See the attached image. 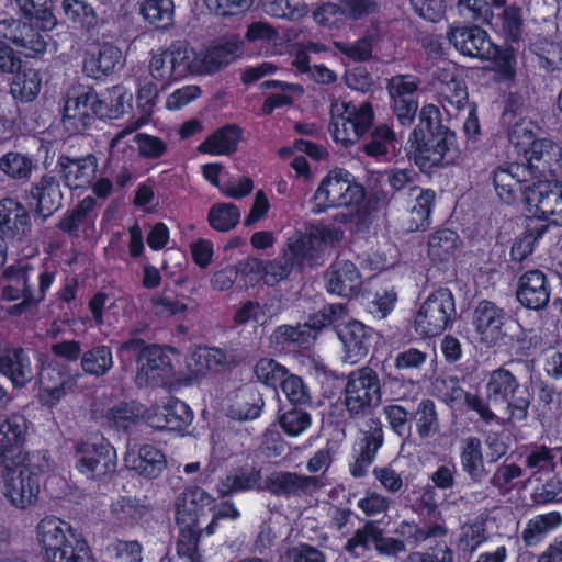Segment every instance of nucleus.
Listing matches in <instances>:
<instances>
[{
    "label": "nucleus",
    "instance_id": "obj_1",
    "mask_svg": "<svg viewBox=\"0 0 562 562\" xmlns=\"http://www.w3.org/2000/svg\"><path fill=\"white\" fill-rule=\"evenodd\" d=\"M36 539L46 562H93L87 543L79 539L65 520L47 516L36 526Z\"/></svg>",
    "mask_w": 562,
    "mask_h": 562
},
{
    "label": "nucleus",
    "instance_id": "obj_2",
    "mask_svg": "<svg viewBox=\"0 0 562 562\" xmlns=\"http://www.w3.org/2000/svg\"><path fill=\"white\" fill-rule=\"evenodd\" d=\"M486 397L504 423L515 424L528 416L530 393L519 386L516 376L507 369L499 368L490 374Z\"/></svg>",
    "mask_w": 562,
    "mask_h": 562
},
{
    "label": "nucleus",
    "instance_id": "obj_3",
    "mask_svg": "<svg viewBox=\"0 0 562 562\" xmlns=\"http://www.w3.org/2000/svg\"><path fill=\"white\" fill-rule=\"evenodd\" d=\"M436 134H423V128H414L408 138L414 162L424 172L435 167L453 164L459 156L457 137L450 130H440Z\"/></svg>",
    "mask_w": 562,
    "mask_h": 562
},
{
    "label": "nucleus",
    "instance_id": "obj_4",
    "mask_svg": "<svg viewBox=\"0 0 562 562\" xmlns=\"http://www.w3.org/2000/svg\"><path fill=\"white\" fill-rule=\"evenodd\" d=\"M42 473L35 456L19 467L0 469L2 494L12 507L24 510L36 505Z\"/></svg>",
    "mask_w": 562,
    "mask_h": 562
},
{
    "label": "nucleus",
    "instance_id": "obj_5",
    "mask_svg": "<svg viewBox=\"0 0 562 562\" xmlns=\"http://www.w3.org/2000/svg\"><path fill=\"white\" fill-rule=\"evenodd\" d=\"M381 403V385L378 372L364 366L347 375L344 404L350 418L366 417Z\"/></svg>",
    "mask_w": 562,
    "mask_h": 562
},
{
    "label": "nucleus",
    "instance_id": "obj_6",
    "mask_svg": "<svg viewBox=\"0 0 562 562\" xmlns=\"http://www.w3.org/2000/svg\"><path fill=\"white\" fill-rule=\"evenodd\" d=\"M330 115L329 131L335 140L345 146L357 143L374 120L372 105L368 102L356 105L336 100L330 105Z\"/></svg>",
    "mask_w": 562,
    "mask_h": 562
},
{
    "label": "nucleus",
    "instance_id": "obj_7",
    "mask_svg": "<svg viewBox=\"0 0 562 562\" xmlns=\"http://www.w3.org/2000/svg\"><path fill=\"white\" fill-rule=\"evenodd\" d=\"M75 469L89 480H101L116 469V452L102 436L81 439L75 446Z\"/></svg>",
    "mask_w": 562,
    "mask_h": 562
},
{
    "label": "nucleus",
    "instance_id": "obj_8",
    "mask_svg": "<svg viewBox=\"0 0 562 562\" xmlns=\"http://www.w3.org/2000/svg\"><path fill=\"white\" fill-rule=\"evenodd\" d=\"M364 196L361 186L355 183L342 170L330 171L314 194L313 213L321 214L333 207L358 204Z\"/></svg>",
    "mask_w": 562,
    "mask_h": 562
},
{
    "label": "nucleus",
    "instance_id": "obj_9",
    "mask_svg": "<svg viewBox=\"0 0 562 562\" xmlns=\"http://www.w3.org/2000/svg\"><path fill=\"white\" fill-rule=\"evenodd\" d=\"M192 57L188 44L173 43L167 49L151 53L148 61L149 76L162 86L193 76Z\"/></svg>",
    "mask_w": 562,
    "mask_h": 562
},
{
    "label": "nucleus",
    "instance_id": "obj_10",
    "mask_svg": "<svg viewBox=\"0 0 562 562\" xmlns=\"http://www.w3.org/2000/svg\"><path fill=\"white\" fill-rule=\"evenodd\" d=\"M456 316L454 299L448 289L431 293L418 310L414 325L415 330L425 337L441 334Z\"/></svg>",
    "mask_w": 562,
    "mask_h": 562
},
{
    "label": "nucleus",
    "instance_id": "obj_11",
    "mask_svg": "<svg viewBox=\"0 0 562 562\" xmlns=\"http://www.w3.org/2000/svg\"><path fill=\"white\" fill-rule=\"evenodd\" d=\"M527 211L531 216L562 225V184L544 180L524 189Z\"/></svg>",
    "mask_w": 562,
    "mask_h": 562
},
{
    "label": "nucleus",
    "instance_id": "obj_12",
    "mask_svg": "<svg viewBox=\"0 0 562 562\" xmlns=\"http://www.w3.org/2000/svg\"><path fill=\"white\" fill-rule=\"evenodd\" d=\"M27 420L21 414H11L0 422V469H10L31 459L25 454L24 443Z\"/></svg>",
    "mask_w": 562,
    "mask_h": 562
},
{
    "label": "nucleus",
    "instance_id": "obj_13",
    "mask_svg": "<svg viewBox=\"0 0 562 562\" xmlns=\"http://www.w3.org/2000/svg\"><path fill=\"white\" fill-rule=\"evenodd\" d=\"M241 46L235 40H221L204 49L196 50L190 46L193 76L213 75L231 63L240 54Z\"/></svg>",
    "mask_w": 562,
    "mask_h": 562
},
{
    "label": "nucleus",
    "instance_id": "obj_14",
    "mask_svg": "<svg viewBox=\"0 0 562 562\" xmlns=\"http://www.w3.org/2000/svg\"><path fill=\"white\" fill-rule=\"evenodd\" d=\"M510 317L507 312L492 301H481L473 311L472 325L480 341L493 347L506 336V327Z\"/></svg>",
    "mask_w": 562,
    "mask_h": 562
},
{
    "label": "nucleus",
    "instance_id": "obj_15",
    "mask_svg": "<svg viewBox=\"0 0 562 562\" xmlns=\"http://www.w3.org/2000/svg\"><path fill=\"white\" fill-rule=\"evenodd\" d=\"M40 25L29 19L27 22L15 19L0 21V37L21 47L29 57H36L47 49V32L36 31Z\"/></svg>",
    "mask_w": 562,
    "mask_h": 562
},
{
    "label": "nucleus",
    "instance_id": "obj_16",
    "mask_svg": "<svg viewBox=\"0 0 562 562\" xmlns=\"http://www.w3.org/2000/svg\"><path fill=\"white\" fill-rule=\"evenodd\" d=\"M179 353L157 346L144 348L137 359L135 382L139 387L157 384L172 371V362Z\"/></svg>",
    "mask_w": 562,
    "mask_h": 562
},
{
    "label": "nucleus",
    "instance_id": "obj_17",
    "mask_svg": "<svg viewBox=\"0 0 562 562\" xmlns=\"http://www.w3.org/2000/svg\"><path fill=\"white\" fill-rule=\"evenodd\" d=\"M449 42L462 55L480 60L497 59L501 50L480 26L454 27L448 33Z\"/></svg>",
    "mask_w": 562,
    "mask_h": 562
},
{
    "label": "nucleus",
    "instance_id": "obj_18",
    "mask_svg": "<svg viewBox=\"0 0 562 562\" xmlns=\"http://www.w3.org/2000/svg\"><path fill=\"white\" fill-rule=\"evenodd\" d=\"M422 81L412 75H396L389 79L387 91L393 102V112L397 121L411 125L416 116L418 103L415 93Z\"/></svg>",
    "mask_w": 562,
    "mask_h": 562
},
{
    "label": "nucleus",
    "instance_id": "obj_19",
    "mask_svg": "<svg viewBox=\"0 0 562 562\" xmlns=\"http://www.w3.org/2000/svg\"><path fill=\"white\" fill-rule=\"evenodd\" d=\"M145 416L149 426L168 431L183 430L193 418L192 411L184 402L170 396L145 409Z\"/></svg>",
    "mask_w": 562,
    "mask_h": 562
},
{
    "label": "nucleus",
    "instance_id": "obj_20",
    "mask_svg": "<svg viewBox=\"0 0 562 562\" xmlns=\"http://www.w3.org/2000/svg\"><path fill=\"white\" fill-rule=\"evenodd\" d=\"M32 232L29 211L14 199L0 200V239L9 244L25 240Z\"/></svg>",
    "mask_w": 562,
    "mask_h": 562
},
{
    "label": "nucleus",
    "instance_id": "obj_21",
    "mask_svg": "<svg viewBox=\"0 0 562 562\" xmlns=\"http://www.w3.org/2000/svg\"><path fill=\"white\" fill-rule=\"evenodd\" d=\"M175 506L177 522L183 529H192L201 516L214 509L215 499L200 487H190L177 497Z\"/></svg>",
    "mask_w": 562,
    "mask_h": 562
},
{
    "label": "nucleus",
    "instance_id": "obj_22",
    "mask_svg": "<svg viewBox=\"0 0 562 562\" xmlns=\"http://www.w3.org/2000/svg\"><path fill=\"white\" fill-rule=\"evenodd\" d=\"M123 460L127 469L146 479L158 477L167 468L164 451L150 443L130 447Z\"/></svg>",
    "mask_w": 562,
    "mask_h": 562
},
{
    "label": "nucleus",
    "instance_id": "obj_23",
    "mask_svg": "<svg viewBox=\"0 0 562 562\" xmlns=\"http://www.w3.org/2000/svg\"><path fill=\"white\" fill-rule=\"evenodd\" d=\"M317 476L301 475L295 472H276L266 479V487L277 496L312 495L323 487Z\"/></svg>",
    "mask_w": 562,
    "mask_h": 562
},
{
    "label": "nucleus",
    "instance_id": "obj_24",
    "mask_svg": "<svg viewBox=\"0 0 562 562\" xmlns=\"http://www.w3.org/2000/svg\"><path fill=\"white\" fill-rule=\"evenodd\" d=\"M516 299L526 308H544L550 300V285L546 274L537 269L525 272L518 280Z\"/></svg>",
    "mask_w": 562,
    "mask_h": 562
},
{
    "label": "nucleus",
    "instance_id": "obj_25",
    "mask_svg": "<svg viewBox=\"0 0 562 562\" xmlns=\"http://www.w3.org/2000/svg\"><path fill=\"white\" fill-rule=\"evenodd\" d=\"M94 116H99L98 95L85 92L68 98L64 108L63 123L70 133H79L90 125Z\"/></svg>",
    "mask_w": 562,
    "mask_h": 562
},
{
    "label": "nucleus",
    "instance_id": "obj_26",
    "mask_svg": "<svg viewBox=\"0 0 562 562\" xmlns=\"http://www.w3.org/2000/svg\"><path fill=\"white\" fill-rule=\"evenodd\" d=\"M328 292L339 296H353L360 292L362 280L356 265L347 259H336L326 274Z\"/></svg>",
    "mask_w": 562,
    "mask_h": 562
},
{
    "label": "nucleus",
    "instance_id": "obj_27",
    "mask_svg": "<svg viewBox=\"0 0 562 562\" xmlns=\"http://www.w3.org/2000/svg\"><path fill=\"white\" fill-rule=\"evenodd\" d=\"M337 335L344 345L345 362L355 364L368 355L370 329L362 323L349 321L346 324H338Z\"/></svg>",
    "mask_w": 562,
    "mask_h": 562
},
{
    "label": "nucleus",
    "instance_id": "obj_28",
    "mask_svg": "<svg viewBox=\"0 0 562 562\" xmlns=\"http://www.w3.org/2000/svg\"><path fill=\"white\" fill-rule=\"evenodd\" d=\"M121 63L122 52L111 44H102L86 50L83 71L88 77L100 79L112 74Z\"/></svg>",
    "mask_w": 562,
    "mask_h": 562
},
{
    "label": "nucleus",
    "instance_id": "obj_29",
    "mask_svg": "<svg viewBox=\"0 0 562 562\" xmlns=\"http://www.w3.org/2000/svg\"><path fill=\"white\" fill-rule=\"evenodd\" d=\"M226 363V355L216 348H195L186 358V380L195 382Z\"/></svg>",
    "mask_w": 562,
    "mask_h": 562
},
{
    "label": "nucleus",
    "instance_id": "obj_30",
    "mask_svg": "<svg viewBox=\"0 0 562 562\" xmlns=\"http://www.w3.org/2000/svg\"><path fill=\"white\" fill-rule=\"evenodd\" d=\"M65 184L70 189L83 188L92 181L97 172V158L87 155L81 158L63 156L58 160Z\"/></svg>",
    "mask_w": 562,
    "mask_h": 562
},
{
    "label": "nucleus",
    "instance_id": "obj_31",
    "mask_svg": "<svg viewBox=\"0 0 562 562\" xmlns=\"http://www.w3.org/2000/svg\"><path fill=\"white\" fill-rule=\"evenodd\" d=\"M158 89L153 82H144L138 86L136 92V105L139 111V116L136 120L128 122L125 128L121 130L111 140V147L115 148L120 145L121 140L135 132L140 126L145 125L157 103Z\"/></svg>",
    "mask_w": 562,
    "mask_h": 562
},
{
    "label": "nucleus",
    "instance_id": "obj_32",
    "mask_svg": "<svg viewBox=\"0 0 562 562\" xmlns=\"http://www.w3.org/2000/svg\"><path fill=\"white\" fill-rule=\"evenodd\" d=\"M529 173L524 165L510 164L506 167H499L494 171L493 182L499 199L505 203H512L517 194H524L521 182L526 181Z\"/></svg>",
    "mask_w": 562,
    "mask_h": 562
},
{
    "label": "nucleus",
    "instance_id": "obj_33",
    "mask_svg": "<svg viewBox=\"0 0 562 562\" xmlns=\"http://www.w3.org/2000/svg\"><path fill=\"white\" fill-rule=\"evenodd\" d=\"M30 272L34 273L33 266L29 262H20L18 266L8 267L3 272V279L7 282L3 285V297L9 301L23 299V302L33 300Z\"/></svg>",
    "mask_w": 562,
    "mask_h": 562
},
{
    "label": "nucleus",
    "instance_id": "obj_34",
    "mask_svg": "<svg viewBox=\"0 0 562 562\" xmlns=\"http://www.w3.org/2000/svg\"><path fill=\"white\" fill-rule=\"evenodd\" d=\"M448 529L443 525H430L427 528L420 527L413 521H401L394 529V535L403 542L404 548H417L419 544L431 539H442L447 536Z\"/></svg>",
    "mask_w": 562,
    "mask_h": 562
},
{
    "label": "nucleus",
    "instance_id": "obj_35",
    "mask_svg": "<svg viewBox=\"0 0 562 562\" xmlns=\"http://www.w3.org/2000/svg\"><path fill=\"white\" fill-rule=\"evenodd\" d=\"M133 95L124 86L117 85L106 89L98 97L100 117L120 119L132 108Z\"/></svg>",
    "mask_w": 562,
    "mask_h": 562
},
{
    "label": "nucleus",
    "instance_id": "obj_36",
    "mask_svg": "<svg viewBox=\"0 0 562 562\" xmlns=\"http://www.w3.org/2000/svg\"><path fill=\"white\" fill-rule=\"evenodd\" d=\"M0 373L5 375L13 385L23 386L32 378L29 357L21 350H7L0 353Z\"/></svg>",
    "mask_w": 562,
    "mask_h": 562
},
{
    "label": "nucleus",
    "instance_id": "obj_37",
    "mask_svg": "<svg viewBox=\"0 0 562 562\" xmlns=\"http://www.w3.org/2000/svg\"><path fill=\"white\" fill-rule=\"evenodd\" d=\"M243 135L241 128L235 125H227L217 130L203 140L198 150L211 156L229 155L235 151Z\"/></svg>",
    "mask_w": 562,
    "mask_h": 562
},
{
    "label": "nucleus",
    "instance_id": "obj_38",
    "mask_svg": "<svg viewBox=\"0 0 562 562\" xmlns=\"http://www.w3.org/2000/svg\"><path fill=\"white\" fill-rule=\"evenodd\" d=\"M527 482L532 487L531 499L537 505L562 498V480L552 472L533 471Z\"/></svg>",
    "mask_w": 562,
    "mask_h": 562
},
{
    "label": "nucleus",
    "instance_id": "obj_39",
    "mask_svg": "<svg viewBox=\"0 0 562 562\" xmlns=\"http://www.w3.org/2000/svg\"><path fill=\"white\" fill-rule=\"evenodd\" d=\"M435 192L429 189H412L414 205L407 217V229L411 232L425 231L429 226V215L435 201Z\"/></svg>",
    "mask_w": 562,
    "mask_h": 562
},
{
    "label": "nucleus",
    "instance_id": "obj_40",
    "mask_svg": "<svg viewBox=\"0 0 562 562\" xmlns=\"http://www.w3.org/2000/svg\"><path fill=\"white\" fill-rule=\"evenodd\" d=\"M32 196L36 200L35 211L42 216H48L59 209L61 192L54 177H43L33 188Z\"/></svg>",
    "mask_w": 562,
    "mask_h": 562
},
{
    "label": "nucleus",
    "instance_id": "obj_41",
    "mask_svg": "<svg viewBox=\"0 0 562 562\" xmlns=\"http://www.w3.org/2000/svg\"><path fill=\"white\" fill-rule=\"evenodd\" d=\"M15 70L16 74L10 87L12 97L22 102H32L41 91L42 77L40 72L33 68L21 69L20 65Z\"/></svg>",
    "mask_w": 562,
    "mask_h": 562
},
{
    "label": "nucleus",
    "instance_id": "obj_42",
    "mask_svg": "<svg viewBox=\"0 0 562 562\" xmlns=\"http://www.w3.org/2000/svg\"><path fill=\"white\" fill-rule=\"evenodd\" d=\"M436 89L442 100L458 110L465 106L468 91L462 80L454 78L448 70H440L437 75Z\"/></svg>",
    "mask_w": 562,
    "mask_h": 562
},
{
    "label": "nucleus",
    "instance_id": "obj_43",
    "mask_svg": "<svg viewBox=\"0 0 562 562\" xmlns=\"http://www.w3.org/2000/svg\"><path fill=\"white\" fill-rule=\"evenodd\" d=\"M99 206L93 198H85L72 212L64 216L59 224L60 228L67 233H74L80 228L92 227Z\"/></svg>",
    "mask_w": 562,
    "mask_h": 562
},
{
    "label": "nucleus",
    "instance_id": "obj_44",
    "mask_svg": "<svg viewBox=\"0 0 562 562\" xmlns=\"http://www.w3.org/2000/svg\"><path fill=\"white\" fill-rule=\"evenodd\" d=\"M105 418L111 427L126 430L139 419H146L145 408L136 402H122L109 408Z\"/></svg>",
    "mask_w": 562,
    "mask_h": 562
},
{
    "label": "nucleus",
    "instance_id": "obj_45",
    "mask_svg": "<svg viewBox=\"0 0 562 562\" xmlns=\"http://www.w3.org/2000/svg\"><path fill=\"white\" fill-rule=\"evenodd\" d=\"M561 522L562 516L558 512L538 515L527 522L526 528L521 532V539L526 546H536L549 531L560 526Z\"/></svg>",
    "mask_w": 562,
    "mask_h": 562
},
{
    "label": "nucleus",
    "instance_id": "obj_46",
    "mask_svg": "<svg viewBox=\"0 0 562 562\" xmlns=\"http://www.w3.org/2000/svg\"><path fill=\"white\" fill-rule=\"evenodd\" d=\"M460 459L462 469L474 482H481L485 477L486 472L479 438L470 437L465 440Z\"/></svg>",
    "mask_w": 562,
    "mask_h": 562
},
{
    "label": "nucleus",
    "instance_id": "obj_47",
    "mask_svg": "<svg viewBox=\"0 0 562 562\" xmlns=\"http://www.w3.org/2000/svg\"><path fill=\"white\" fill-rule=\"evenodd\" d=\"M23 14L40 25V30L48 32L56 24V18L50 9V0H15Z\"/></svg>",
    "mask_w": 562,
    "mask_h": 562
},
{
    "label": "nucleus",
    "instance_id": "obj_48",
    "mask_svg": "<svg viewBox=\"0 0 562 562\" xmlns=\"http://www.w3.org/2000/svg\"><path fill=\"white\" fill-rule=\"evenodd\" d=\"M459 237L450 229H440L429 236L428 256L434 261H447L458 248Z\"/></svg>",
    "mask_w": 562,
    "mask_h": 562
},
{
    "label": "nucleus",
    "instance_id": "obj_49",
    "mask_svg": "<svg viewBox=\"0 0 562 562\" xmlns=\"http://www.w3.org/2000/svg\"><path fill=\"white\" fill-rule=\"evenodd\" d=\"M140 14L148 23L166 27L173 22V0H146L140 7Z\"/></svg>",
    "mask_w": 562,
    "mask_h": 562
},
{
    "label": "nucleus",
    "instance_id": "obj_50",
    "mask_svg": "<svg viewBox=\"0 0 562 562\" xmlns=\"http://www.w3.org/2000/svg\"><path fill=\"white\" fill-rule=\"evenodd\" d=\"M508 140L518 154L528 155V148L536 138L537 125L527 117L508 123Z\"/></svg>",
    "mask_w": 562,
    "mask_h": 562
},
{
    "label": "nucleus",
    "instance_id": "obj_51",
    "mask_svg": "<svg viewBox=\"0 0 562 562\" xmlns=\"http://www.w3.org/2000/svg\"><path fill=\"white\" fill-rule=\"evenodd\" d=\"M397 144L396 135L386 124L376 126L370 135V140L363 145V151L371 157L386 155L395 150Z\"/></svg>",
    "mask_w": 562,
    "mask_h": 562
},
{
    "label": "nucleus",
    "instance_id": "obj_52",
    "mask_svg": "<svg viewBox=\"0 0 562 562\" xmlns=\"http://www.w3.org/2000/svg\"><path fill=\"white\" fill-rule=\"evenodd\" d=\"M487 519L488 516L480 515L473 521L462 526L458 542L460 549L473 552L487 539Z\"/></svg>",
    "mask_w": 562,
    "mask_h": 562
},
{
    "label": "nucleus",
    "instance_id": "obj_53",
    "mask_svg": "<svg viewBox=\"0 0 562 562\" xmlns=\"http://www.w3.org/2000/svg\"><path fill=\"white\" fill-rule=\"evenodd\" d=\"M210 226L217 232H228L240 221L239 210L231 203L214 204L207 215Z\"/></svg>",
    "mask_w": 562,
    "mask_h": 562
},
{
    "label": "nucleus",
    "instance_id": "obj_54",
    "mask_svg": "<svg viewBox=\"0 0 562 562\" xmlns=\"http://www.w3.org/2000/svg\"><path fill=\"white\" fill-rule=\"evenodd\" d=\"M364 434V446L362 447L358 460L364 465H371L375 459L378 450L383 443V429L382 424L378 419H369L367 423Z\"/></svg>",
    "mask_w": 562,
    "mask_h": 562
},
{
    "label": "nucleus",
    "instance_id": "obj_55",
    "mask_svg": "<svg viewBox=\"0 0 562 562\" xmlns=\"http://www.w3.org/2000/svg\"><path fill=\"white\" fill-rule=\"evenodd\" d=\"M81 366L88 374L103 375L113 366L112 352L105 346L95 347L83 355Z\"/></svg>",
    "mask_w": 562,
    "mask_h": 562
},
{
    "label": "nucleus",
    "instance_id": "obj_56",
    "mask_svg": "<svg viewBox=\"0 0 562 562\" xmlns=\"http://www.w3.org/2000/svg\"><path fill=\"white\" fill-rule=\"evenodd\" d=\"M456 7L459 15L467 21L490 24L494 16L487 0H458Z\"/></svg>",
    "mask_w": 562,
    "mask_h": 562
},
{
    "label": "nucleus",
    "instance_id": "obj_57",
    "mask_svg": "<svg viewBox=\"0 0 562 562\" xmlns=\"http://www.w3.org/2000/svg\"><path fill=\"white\" fill-rule=\"evenodd\" d=\"M32 169V160L23 154L10 151L0 158V170L12 179H26Z\"/></svg>",
    "mask_w": 562,
    "mask_h": 562
},
{
    "label": "nucleus",
    "instance_id": "obj_58",
    "mask_svg": "<svg viewBox=\"0 0 562 562\" xmlns=\"http://www.w3.org/2000/svg\"><path fill=\"white\" fill-rule=\"evenodd\" d=\"M560 155V148L549 138H539L528 148V155H525L527 161L532 165L536 162H542L541 168L546 169L550 167L551 161L555 160ZM540 168V166H536Z\"/></svg>",
    "mask_w": 562,
    "mask_h": 562
},
{
    "label": "nucleus",
    "instance_id": "obj_59",
    "mask_svg": "<svg viewBox=\"0 0 562 562\" xmlns=\"http://www.w3.org/2000/svg\"><path fill=\"white\" fill-rule=\"evenodd\" d=\"M310 250L311 238L296 233L288 239L282 260L288 262L293 269L301 268Z\"/></svg>",
    "mask_w": 562,
    "mask_h": 562
},
{
    "label": "nucleus",
    "instance_id": "obj_60",
    "mask_svg": "<svg viewBox=\"0 0 562 562\" xmlns=\"http://www.w3.org/2000/svg\"><path fill=\"white\" fill-rule=\"evenodd\" d=\"M547 226L543 224H529L522 237L517 239L512 246L510 257L513 260L521 262L532 251L536 241L543 235Z\"/></svg>",
    "mask_w": 562,
    "mask_h": 562
},
{
    "label": "nucleus",
    "instance_id": "obj_61",
    "mask_svg": "<svg viewBox=\"0 0 562 562\" xmlns=\"http://www.w3.org/2000/svg\"><path fill=\"white\" fill-rule=\"evenodd\" d=\"M114 517L122 522H137L147 513V508L136 499L122 497L111 506Z\"/></svg>",
    "mask_w": 562,
    "mask_h": 562
},
{
    "label": "nucleus",
    "instance_id": "obj_62",
    "mask_svg": "<svg viewBox=\"0 0 562 562\" xmlns=\"http://www.w3.org/2000/svg\"><path fill=\"white\" fill-rule=\"evenodd\" d=\"M279 424L288 436L296 437L311 426V415L301 408H292L279 417Z\"/></svg>",
    "mask_w": 562,
    "mask_h": 562
},
{
    "label": "nucleus",
    "instance_id": "obj_63",
    "mask_svg": "<svg viewBox=\"0 0 562 562\" xmlns=\"http://www.w3.org/2000/svg\"><path fill=\"white\" fill-rule=\"evenodd\" d=\"M404 562H453V552L446 541L439 539L434 547L430 546L429 551H413Z\"/></svg>",
    "mask_w": 562,
    "mask_h": 562
},
{
    "label": "nucleus",
    "instance_id": "obj_64",
    "mask_svg": "<svg viewBox=\"0 0 562 562\" xmlns=\"http://www.w3.org/2000/svg\"><path fill=\"white\" fill-rule=\"evenodd\" d=\"M281 562H327L326 554L307 543L286 549L280 557Z\"/></svg>",
    "mask_w": 562,
    "mask_h": 562
}]
</instances>
